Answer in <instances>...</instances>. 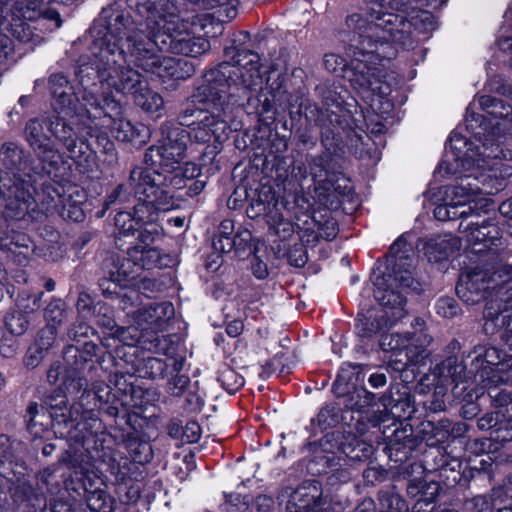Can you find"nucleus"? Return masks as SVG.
Returning <instances> with one entry per match:
<instances>
[{"label": "nucleus", "mask_w": 512, "mask_h": 512, "mask_svg": "<svg viewBox=\"0 0 512 512\" xmlns=\"http://www.w3.org/2000/svg\"><path fill=\"white\" fill-rule=\"evenodd\" d=\"M178 7L172 0H127L102 9L97 20L112 30L119 28L133 63L162 79L183 80L194 74L185 59L161 56L158 51L197 57L210 49V42L187 31H176Z\"/></svg>", "instance_id": "f257e3e1"}, {"label": "nucleus", "mask_w": 512, "mask_h": 512, "mask_svg": "<svg viewBox=\"0 0 512 512\" xmlns=\"http://www.w3.org/2000/svg\"><path fill=\"white\" fill-rule=\"evenodd\" d=\"M460 230L467 232V241L475 254L487 253L486 259L467 268L456 285L458 297L467 305L485 301L483 330L488 335L506 326L512 329V287L504 289L512 281V250L504 246L500 228L491 220L470 222Z\"/></svg>", "instance_id": "f03ea898"}, {"label": "nucleus", "mask_w": 512, "mask_h": 512, "mask_svg": "<svg viewBox=\"0 0 512 512\" xmlns=\"http://www.w3.org/2000/svg\"><path fill=\"white\" fill-rule=\"evenodd\" d=\"M479 142L481 145H475L460 135H453L449 143L451 152L438 166L440 173L461 174L460 182L450 189L456 197L495 194L512 176V166L497 161L512 159V150L488 137H480Z\"/></svg>", "instance_id": "7ed1b4c3"}, {"label": "nucleus", "mask_w": 512, "mask_h": 512, "mask_svg": "<svg viewBox=\"0 0 512 512\" xmlns=\"http://www.w3.org/2000/svg\"><path fill=\"white\" fill-rule=\"evenodd\" d=\"M117 24L115 23L114 26ZM96 56V74L103 90L113 89L130 96L142 110L155 113L164 108L162 96L152 90L144 77L129 63L128 46L120 30H112L96 20L91 30Z\"/></svg>", "instance_id": "20e7f679"}, {"label": "nucleus", "mask_w": 512, "mask_h": 512, "mask_svg": "<svg viewBox=\"0 0 512 512\" xmlns=\"http://www.w3.org/2000/svg\"><path fill=\"white\" fill-rule=\"evenodd\" d=\"M389 267L384 273H373L374 297L381 309L369 316L359 315L356 323L357 334L371 338L388 330L407 315L406 294L417 290L418 283L413 277L415 259L411 246L399 237L389 249Z\"/></svg>", "instance_id": "39448f33"}, {"label": "nucleus", "mask_w": 512, "mask_h": 512, "mask_svg": "<svg viewBox=\"0 0 512 512\" xmlns=\"http://www.w3.org/2000/svg\"><path fill=\"white\" fill-rule=\"evenodd\" d=\"M225 55L233 60V64L223 62L217 67L208 70L203 77V88L198 99L203 100L211 96L212 89L223 98L225 106L243 99H249L252 92L262 88L263 76L260 71V57L251 50L228 47Z\"/></svg>", "instance_id": "423d86ee"}, {"label": "nucleus", "mask_w": 512, "mask_h": 512, "mask_svg": "<svg viewBox=\"0 0 512 512\" xmlns=\"http://www.w3.org/2000/svg\"><path fill=\"white\" fill-rule=\"evenodd\" d=\"M37 160L16 142L0 146V168L7 172L0 177V196L4 201L5 217L21 219L34 209L33 177L47 174L34 171Z\"/></svg>", "instance_id": "0eeeda50"}, {"label": "nucleus", "mask_w": 512, "mask_h": 512, "mask_svg": "<svg viewBox=\"0 0 512 512\" xmlns=\"http://www.w3.org/2000/svg\"><path fill=\"white\" fill-rule=\"evenodd\" d=\"M390 4L388 0H366L365 17L358 12L347 15L345 26L353 33L350 42L354 51L363 56L387 57L385 48L392 42V31H398L397 38L404 39L409 25L389 10Z\"/></svg>", "instance_id": "6e6552de"}, {"label": "nucleus", "mask_w": 512, "mask_h": 512, "mask_svg": "<svg viewBox=\"0 0 512 512\" xmlns=\"http://www.w3.org/2000/svg\"><path fill=\"white\" fill-rule=\"evenodd\" d=\"M160 134L159 145H152L146 150L144 161L167 172L175 171L185 157L189 134L172 122L162 124Z\"/></svg>", "instance_id": "1a4fd4ad"}, {"label": "nucleus", "mask_w": 512, "mask_h": 512, "mask_svg": "<svg viewBox=\"0 0 512 512\" xmlns=\"http://www.w3.org/2000/svg\"><path fill=\"white\" fill-rule=\"evenodd\" d=\"M23 137L37 160L34 171H46L50 175L60 169L64 163V155L47 131V117L29 119L25 124Z\"/></svg>", "instance_id": "9d476101"}, {"label": "nucleus", "mask_w": 512, "mask_h": 512, "mask_svg": "<svg viewBox=\"0 0 512 512\" xmlns=\"http://www.w3.org/2000/svg\"><path fill=\"white\" fill-rule=\"evenodd\" d=\"M128 188L138 200L171 204L173 197L167 176L152 168L134 167L129 174Z\"/></svg>", "instance_id": "9b49d317"}, {"label": "nucleus", "mask_w": 512, "mask_h": 512, "mask_svg": "<svg viewBox=\"0 0 512 512\" xmlns=\"http://www.w3.org/2000/svg\"><path fill=\"white\" fill-rule=\"evenodd\" d=\"M98 346L93 342H85L82 347L69 345L63 352L67 364L63 385L69 394H78L86 391L88 380L85 377V370L89 361L97 353Z\"/></svg>", "instance_id": "f8f14e48"}, {"label": "nucleus", "mask_w": 512, "mask_h": 512, "mask_svg": "<svg viewBox=\"0 0 512 512\" xmlns=\"http://www.w3.org/2000/svg\"><path fill=\"white\" fill-rule=\"evenodd\" d=\"M231 118V109L229 106L220 105L212 106V110H208L197 121H192L190 125L189 140H194L197 143L204 144L214 139L217 142H222L227 139L230 132L228 124Z\"/></svg>", "instance_id": "ddd939ff"}, {"label": "nucleus", "mask_w": 512, "mask_h": 512, "mask_svg": "<svg viewBox=\"0 0 512 512\" xmlns=\"http://www.w3.org/2000/svg\"><path fill=\"white\" fill-rule=\"evenodd\" d=\"M472 367H475V381L483 384L487 390L498 388V383L492 382L496 375L503 373L502 369L512 367L511 358L506 360L505 354L495 347L477 346L469 357Z\"/></svg>", "instance_id": "4468645a"}, {"label": "nucleus", "mask_w": 512, "mask_h": 512, "mask_svg": "<svg viewBox=\"0 0 512 512\" xmlns=\"http://www.w3.org/2000/svg\"><path fill=\"white\" fill-rule=\"evenodd\" d=\"M75 116L65 115V113L58 111H54L53 114L47 116V131L55 145L59 144L63 147L72 159L83 153L81 146L86 143V139L79 136L77 127L73 122Z\"/></svg>", "instance_id": "2eb2a0df"}, {"label": "nucleus", "mask_w": 512, "mask_h": 512, "mask_svg": "<svg viewBox=\"0 0 512 512\" xmlns=\"http://www.w3.org/2000/svg\"><path fill=\"white\" fill-rule=\"evenodd\" d=\"M353 56L352 75L349 78L351 84L359 89L370 90L381 96L388 94L389 86L382 81V71L378 67L369 65L366 60V57H369V59H382L383 57H377L376 54L363 56L359 54V51H354ZM390 57L391 55L387 54L386 58Z\"/></svg>", "instance_id": "dca6fc26"}, {"label": "nucleus", "mask_w": 512, "mask_h": 512, "mask_svg": "<svg viewBox=\"0 0 512 512\" xmlns=\"http://www.w3.org/2000/svg\"><path fill=\"white\" fill-rule=\"evenodd\" d=\"M93 59L86 61V59H80L76 69V75L83 86V92L81 94V101L86 109L89 118H99V107L102 97H98L96 90L90 87V82L98 79L96 74V56L93 51V45L91 46Z\"/></svg>", "instance_id": "f3484780"}, {"label": "nucleus", "mask_w": 512, "mask_h": 512, "mask_svg": "<svg viewBox=\"0 0 512 512\" xmlns=\"http://www.w3.org/2000/svg\"><path fill=\"white\" fill-rule=\"evenodd\" d=\"M117 336L127 345H139L142 349L168 355L171 350L170 340L166 336L145 332L137 327H120Z\"/></svg>", "instance_id": "a211bd4d"}, {"label": "nucleus", "mask_w": 512, "mask_h": 512, "mask_svg": "<svg viewBox=\"0 0 512 512\" xmlns=\"http://www.w3.org/2000/svg\"><path fill=\"white\" fill-rule=\"evenodd\" d=\"M432 342V337L424 330L406 333V344L403 352L398 354L395 360L394 370L403 371L410 364H419L429 356L427 346Z\"/></svg>", "instance_id": "6ab92c4d"}, {"label": "nucleus", "mask_w": 512, "mask_h": 512, "mask_svg": "<svg viewBox=\"0 0 512 512\" xmlns=\"http://www.w3.org/2000/svg\"><path fill=\"white\" fill-rule=\"evenodd\" d=\"M460 246L459 238L450 233L423 238L417 243L418 250L423 252L429 262L447 260L450 255L460 249Z\"/></svg>", "instance_id": "aec40b11"}, {"label": "nucleus", "mask_w": 512, "mask_h": 512, "mask_svg": "<svg viewBox=\"0 0 512 512\" xmlns=\"http://www.w3.org/2000/svg\"><path fill=\"white\" fill-rule=\"evenodd\" d=\"M174 316V307L170 302L152 303L138 311L137 325L145 332L158 334Z\"/></svg>", "instance_id": "412c9836"}, {"label": "nucleus", "mask_w": 512, "mask_h": 512, "mask_svg": "<svg viewBox=\"0 0 512 512\" xmlns=\"http://www.w3.org/2000/svg\"><path fill=\"white\" fill-rule=\"evenodd\" d=\"M53 95V109L65 115H77V101L72 86L63 74H53L49 78Z\"/></svg>", "instance_id": "4be33fe9"}, {"label": "nucleus", "mask_w": 512, "mask_h": 512, "mask_svg": "<svg viewBox=\"0 0 512 512\" xmlns=\"http://www.w3.org/2000/svg\"><path fill=\"white\" fill-rule=\"evenodd\" d=\"M397 17L401 18L404 24H408V28H405L407 35H403V38L398 39L395 34L398 31H392V42L402 46L404 49H411L415 46L416 40L413 35V31L426 32L434 29V17L426 10H418L410 14L409 19L403 13H394Z\"/></svg>", "instance_id": "5701e85b"}, {"label": "nucleus", "mask_w": 512, "mask_h": 512, "mask_svg": "<svg viewBox=\"0 0 512 512\" xmlns=\"http://www.w3.org/2000/svg\"><path fill=\"white\" fill-rule=\"evenodd\" d=\"M432 374L438 379L439 384H446L451 381L458 385L475 379V367L470 365L468 369L466 364L456 356H448L432 369Z\"/></svg>", "instance_id": "b1692460"}, {"label": "nucleus", "mask_w": 512, "mask_h": 512, "mask_svg": "<svg viewBox=\"0 0 512 512\" xmlns=\"http://www.w3.org/2000/svg\"><path fill=\"white\" fill-rule=\"evenodd\" d=\"M348 394L347 407L358 413V417L356 419L357 423L361 424L366 418L372 427H376L381 422L386 421L387 414L385 410H373L372 415H370L369 410L365 411V409L370 407L375 400V395L367 391L366 388H354V390L352 392H348Z\"/></svg>", "instance_id": "393cba45"}, {"label": "nucleus", "mask_w": 512, "mask_h": 512, "mask_svg": "<svg viewBox=\"0 0 512 512\" xmlns=\"http://www.w3.org/2000/svg\"><path fill=\"white\" fill-rule=\"evenodd\" d=\"M127 255L131 257L132 264L135 265L136 276L141 270L161 269L169 266L171 262L169 255L155 247L133 245L127 248Z\"/></svg>", "instance_id": "a878e982"}, {"label": "nucleus", "mask_w": 512, "mask_h": 512, "mask_svg": "<svg viewBox=\"0 0 512 512\" xmlns=\"http://www.w3.org/2000/svg\"><path fill=\"white\" fill-rule=\"evenodd\" d=\"M105 279L121 283L125 280L134 279L135 265L132 264L131 257L126 254L120 255L115 252L108 253L101 266Z\"/></svg>", "instance_id": "bb28decb"}, {"label": "nucleus", "mask_w": 512, "mask_h": 512, "mask_svg": "<svg viewBox=\"0 0 512 512\" xmlns=\"http://www.w3.org/2000/svg\"><path fill=\"white\" fill-rule=\"evenodd\" d=\"M203 88V84L197 88L195 93L191 96L189 100L185 103L184 108L179 114V120L180 125H192V122H190L191 118H196L199 120L205 113H208V110H212V106H220L223 104V98L221 96H218V92L214 89H212V95L207 97V99H203L200 101L198 99V94L200 93L201 89Z\"/></svg>", "instance_id": "cd10ccee"}, {"label": "nucleus", "mask_w": 512, "mask_h": 512, "mask_svg": "<svg viewBox=\"0 0 512 512\" xmlns=\"http://www.w3.org/2000/svg\"><path fill=\"white\" fill-rule=\"evenodd\" d=\"M456 185H454L455 187ZM453 186L446 187L445 194L448 198H450L449 204V214L450 220L455 219H467L470 216L479 215V211L487 206V199H475L471 194L465 197H456L451 193L450 189Z\"/></svg>", "instance_id": "c85d7f7f"}, {"label": "nucleus", "mask_w": 512, "mask_h": 512, "mask_svg": "<svg viewBox=\"0 0 512 512\" xmlns=\"http://www.w3.org/2000/svg\"><path fill=\"white\" fill-rule=\"evenodd\" d=\"M416 442L412 428L404 427L396 429L390 437L388 449L390 457L395 456V461H404L415 449Z\"/></svg>", "instance_id": "c756f323"}, {"label": "nucleus", "mask_w": 512, "mask_h": 512, "mask_svg": "<svg viewBox=\"0 0 512 512\" xmlns=\"http://www.w3.org/2000/svg\"><path fill=\"white\" fill-rule=\"evenodd\" d=\"M340 451L353 462H362L374 454L372 444L356 437H347L339 447Z\"/></svg>", "instance_id": "7c9ffc66"}, {"label": "nucleus", "mask_w": 512, "mask_h": 512, "mask_svg": "<svg viewBox=\"0 0 512 512\" xmlns=\"http://www.w3.org/2000/svg\"><path fill=\"white\" fill-rule=\"evenodd\" d=\"M171 204H159L151 199L139 200V203L134 205L133 214L138 225H147L157 223L159 210H166Z\"/></svg>", "instance_id": "2f4dec72"}, {"label": "nucleus", "mask_w": 512, "mask_h": 512, "mask_svg": "<svg viewBox=\"0 0 512 512\" xmlns=\"http://www.w3.org/2000/svg\"><path fill=\"white\" fill-rule=\"evenodd\" d=\"M487 391L493 401L494 408L498 409L505 429L512 428V392L507 390L498 391L497 388H491Z\"/></svg>", "instance_id": "473e14b6"}, {"label": "nucleus", "mask_w": 512, "mask_h": 512, "mask_svg": "<svg viewBox=\"0 0 512 512\" xmlns=\"http://www.w3.org/2000/svg\"><path fill=\"white\" fill-rule=\"evenodd\" d=\"M381 349L389 353L388 363L389 366L394 370L395 360L399 357L398 354L403 352V347L406 344V333H383L380 338Z\"/></svg>", "instance_id": "72a5a7b5"}, {"label": "nucleus", "mask_w": 512, "mask_h": 512, "mask_svg": "<svg viewBox=\"0 0 512 512\" xmlns=\"http://www.w3.org/2000/svg\"><path fill=\"white\" fill-rule=\"evenodd\" d=\"M479 105L484 111L496 119L505 121L512 115V107L500 98L483 95L479 98Z\"/></svg>", "instance_id": "f704fd0d"}, {"label": "nucleus", "mask_w": 512, "mask_h": 512, "mask_svg": "<svg viewBox=\"0 0 512 512\" xmlns=\"http://www.w3.org/2000/svg\"><path fill=\"white\" fill-rule=\"evenodd\" d=\"M315 497L309 496L306 489L295 490L287 503V512H315Z\"/></svg>", "instance_id": "c9c22d12"}, {"label": "nucleus", "mask_w": 512, "mask_h": 512, "mask_svg": "<svg viewBox=\"0 0 512 512\" xmlns=\"http://www.w3.org/2000/svg\"><path fill=\"white\" fill-rule=\"evenodd\" d=\"M343 418L339 405L329 403L319 411L315 423L321 430H326L337 426Z\"/></svg>", "instance_id": "e433bc0d"}, {"label": "nucleus", "mask_w": 512, "mask_h": 512, "mask_svg": "<svg viewBox=\"0 0 512 512\" xmlns=\"http://www.w3.org/2000/svg\"><path fill=\"white\" fill-rule=\"evenodd\" d=\"M167 368L168 364L164 360L147 357L140 362L138 372L141 377L155 380L164 378Z\"/></svg>", "instance_id": "4c0bfd02"}, {"label": "nucleus", "mask_w": 512, "mask_h": 512, "mask_svg": "<svg viewBox=\"0 0 512 512\" xmlns=\"http://www.w3.org/2000/svg\"><path fill=\"white\" fill-rule=\"evenodd\" d=\"M68 316L66 304L61 299H55L51 301L44 311V318L46 320V326H53L54 329L62 325Z\"/></svg>", "instance_id": "58836bf2"}, {"label": "nucleus", "mask_w": 512, "mask_h": 512, "mask_svg": "<svg viewBox=\"0 0 512 512\" xmlns=\"http://www.w3.org/2000/svg\"><path fill=\"white\" fill-rule=\"evenodd\" d=\"M114 223L119 231L116 237V244L121 247L122 245L119 244L118 241H120L121 237L133 236L138 224L136 223L134 214L128 211H119L115 216Z\"/></svg>", "instance_id": "ea45409f"}, {"label": "nucleus", "mask_w": 512, "mask_h": 512, "mask_svg": "<svg viewBox=\"0 0 512 512\" xmlns=\"http://www.w3.org/2000/svg\"><path fill=\"white\" fill-rule=\"evenodd\" d=\"M380 512H408L409 506L397 493L381 492L379 494Z\"/></svg>", "instance_id": "a19ab883"}, {"label": "nucleus", "mask_w": 512, "mask_h": 512, "mask_svg": "<svg viewBox=\"0 0 512 512\" xmlns=\"http://www.w3.org/2000/svg\"><path fill=\"white\" fill-rule=\"evenodd\" d=\"M44 403L48 406L55 416L65 417L67 410V394L62 388H56L45 396Z\"/></svg>", "instance_id": "79ce46f5"}, {"label": "nucleus", "mask_w": 512, "mask_h": 512, "mask_svg": "<svg viewBox=\"0 0 512 512\" xmlns=\"http://www.w3.org/2000/svg\"><path fill=\"white\" fill-rule=\"evenodd\" d=\"M11 35L20 42H28L33 36L32 29L21 16L13 15L12 21L6 27Z\"/></svg>", "instance_id": "37998d69"}, {"label": "nucleus", "mask_w": 512, "mask_h": 512, "mask_svg": "<svg viewBox=\"0 0 512 512\" xmlns=\"http://www.w3.org/2000/svg\"><path fill=\"white\" fill-rule=\"evenodd\" d=\"M128 449L133 461L144 464L152 459V448L147 442L132 439L128 442Z\"/></svg>", "instance_id": "c03bdc74"}, {"label": "nucleus", "mask_w": 512, "mask_h": 512, "mask_svg": "<svg viewBox=\"0 0 512 512\" xmlns=\"http://www.w3.org/2000/svg\"><path fill=\"white\" fill-rule=\"evenodd\" d=\"M112 130L115 133V137L123 142L134 141L136 136L139 135L131 122L123 119V115L120 117V119H115L112 121Z\"/></svg>", "instance_id": "a18cd8bd"}, {"label": "nucleus", "mask_w": 512, "mask_h": 512, "mask_svg": "<svg viewBox=\"0 0 512 512\" xmlns=\"http://www.w3.org/2000/svg\"><path fill=\"white\" fill-rule=\"evenodd\" d=\"M136 232L138 233V241L142 244L140 247H150L163 232V228L158 223L147 225H138Z\"/></svg>", "instance_id": "49530a36"}, {"label": "nucleus", "mask_w": 512, "mask_h": 512, "mask_svg": "<svg viewBox=\"0 0 512 512\" xmlns=\"http://www.w3.org/2000/svg\"><path fill=\"white\" fill-rule=\"evenodd\" d=\"M102 114L110 118L112 121L120 119L123 115V107L120 101L116 100L112 95H108L103 92L99 107V117H101Z\"/></svg>", "instance_id": "de8ad7c7"}, {"label": "nucleus", "mask_w": 512, "mask_h": 512, "mask_svg": "<svg viewBox=\"0 0 512 512\" xmlns=\"http://www.w3.org/2000/svg\"><path fill=\"white\" fill-rule=\"evenodd\" d=\"M218 381L221 386L230 394L235 393L244 385V378L230 368H225L220 372Z\"/></svg>", "instance_id": "09e8293b"}, {"label": "nucleus", "mask_w": 512, "mask_h": 512, "mask_svg": "<svg viewBox=\"0 0 512 512\" xmlns=\"http://www.w3.org/2000/svg\"><path fill=\"white\" fill-rule=\"evenodd\" d=\"M5 324L7 329L13 335L20 336L27 331L29 327V320L27 319L26 314L22 311H14L6 317Z\"/></svg>", "instance_id": "8fccbe9b"}, {"label": "nucleus", "mask_w": 512, "mask_h": 512, "mask_svg": "<svg viewBox=\"0 0 512 512\" xmlns=\"http://www.w3.org/2000/svg\"><path fill=\"white\" fill-rule=\"evenodd\" d=\"M89 512H111L112 505L109 496L101 491L92 492L87 498Z\"/></svg>", "instance_id": "3c124183"}, {"label": "nucleus", "mask_w": 512, "mask_h": 512, "mask_svg": "<svg viewBox=\"0 0 512 512\" xmlns=\"http://www.w3.org/2000/svg\"><path fill=\"white\" fill-rule=\"evenodd\" d=\"M180 369L181 363L175 362L174 370L177 371V374L168 382V393L176 397L181 396L190 383V378L187 375L179 374Z\"/></svg>", "instance_id": "603ef678"}, {"label": "nucleus", "mask_w": 512, "mask_h": 512, "mask_svg": "<svg viewBox=\"0 0 512 512\" xmlns=\"http://www.w3.org/2000/svg\"><path fill=\"white\" fill-rule=\"evenodd\" d=\"M435 309L438 315L444 318H454L459 315L461 308L457 301L452 297H441L435 304Z\"/></svg>", "instance_id": "864d4df0"}, {"label": "nucleus", "mask_w": 512, "mask_h": 512, "mask_svg": "<svg viewBox=\"0 0 512 512\" xmlns=\"http://www.w3.org/2000/svg\"><path fill=\"white\" fill-rule=\"evenodd\" d=\"M238 3L239 0H203L201 5L208 9L219 7L221 13H225L227 18L233 19L237 15Z\"/></svg>", "instance_id": "5fc2aeb1"}, {"label": "nucleus", "mask_w": 512, "mask_h": 512, "mask_svg": "<svg viewBox=\"0 0 512 512\" xmlns=\"http://www.w3.org/2000/svg\"><path fill=\"white\" fill-rule=\"evenodd\" d=\"M57 331L53 326H45L39 331L34 345L42 352L48 353L55 343Z\"/></svg>", "instance_id": "6e6d98bb"}, {"label": "nucleus", "mask_w": 512, "mask_h": 512, "mask_svg": "<svg viewBox=\"0 0 512 512\" xmlns=\"http://www.w3.org/2000/svg\"><path fill=\"white\" fill-rule=\"evenodd\" d=\"M40 495L36 489L28 481H19L15 487L14 496L25 502H34L40 500Z\"/></svg>", "instance_id": "4d7b16f0"}, {"label": "nucleus", "mask_w": 512, "mask_h": 512, "mask_svg": "<svg viewBox=\"0 0 512 512\" xmlns=\"http://www.w3.org/2000/svg\"><path fill=\"white\" fill-rule=\"evenodd\" d=\"M500 126L506 127L504 122H497L492 126L491 131H486V128L483 129L482 136L483 138L488 137L490 139H494L495 143H500V146L503 148H508L511 150L512 147V134L500 135L498 132L500 130ZM477 135H481V132H478Z\"/></svg>", "instance_id": "13d9d810"}, {"label": "nucleus", "mask_w": 512, "mask_h": 512, "mask_svg": "<svg viewBox=\"0 0 512 512\" xmlns=\"http://www.w3.org/2000/svg\"><path fill=\"white\" fill-rule=\"evenodd\" d=\"M42 296L43 292H39L33 295L27 292H23L22 294L19 295L18 307L25 314L33 312L39 308Z\"/></svg>", "instance_id": "bf43d9fd"}, {"label": "nucleus", "mask_w": 512, "mask_h": 512, "mask_svg": "<svg viewBox=\"0 0 512 512\" xmlns=\"http://www.w3.org/2000/svg\"><path fill=\"white\" fill-rule=\"evenodd\" d=\"M497 426L499 430L505 429V425L502 422V419L498 413V409H495V411L484 414L478 420V427L481 430H489Z\"/></svg>", "instance_id": "052dcab7"}, {"label": "nucleus", "mask_w": 512, "mask_h": 512, "mask_svg": "<svg viewBox=\"0 0 512 512\" xmlns=\"http://www.w3.org/2000/svg\"><path fill=\"white\" fill-rule=\"evenodd\" d=\"M94 329L83 320L74 323L67 332V336L72 341H80L81 338H87L89 334H94Z\"/></svg>", "instance_id": "680f3d73"}, {"label": "nucleus", "mask_w": 512, "mask_h": 512, "mask_svg": "<svg viewBox=\"0 0 512 512\" xmlns=\"http://www.w3.org/2000/svg\"><path fill=\"white\" fill-rule=\"evenodd\" d=\"M77 311L81 319H88L94 315L96 307L93 306V301L87 293H80L77 299Z\"/></svg>", "instance_id": "e2e57ef3"}, {"label": "nucleus", "mask_w": 512, "mask_h": 512, "mask_svg": "<svg viewBox=\"0 0 512 512\" xmlns=\"http://www.w3.org/2000/svg\"><path fill=\"white\" fill-rule=\"evenodd\" d=\"M270 231H272L280 240L285 241L294 235V225L290 221L281 218L270 227Z\"/></svg>", "instance_id": "0e129e2a"}, {"label": "nucleus", "mask_w": 512, "mask_h": 512, "mask_svg": "<svg viewBox=\"0 0 512 512\" xmlns=\"http://www.w3.org/2000/svg\"><path fill=\"white\" fill-rule=\"evenodd\" d=\"M288 261L292 266L303 267L308 260L306 249L302 244H295V246L289 250Z\"/></svg>", "instance_id": "69168bd1"}, {"label": "nucleus", "mask_w": 512, "mask_h": 512, "mask_svg": "<svg viewBox=\"0 0 512 512\" xmlns=\"http://www.w3.org/2000/svg\"><path fill=\"white\" fill-rule=\"evenodd\" d=\"M131 190L128 191V188L124 184H119L105 199L104 201V209H108L112 204L120 201L125 202L128 200L131 195Z\"/></svg>", "instance_id": "338daca9"}, {"label": "nucleus", "mask_w": 512, "mask_h": 512, "mask_svg": "<svg viewBox=\"0 0 512 512\" xmlns=\"http://www.w3.org/2000/svg\"><path fill=\"white\" fill-rule=\"evenodd\" d=\"M316 91L322 98L323 105L327 108L340 105V97L338 94L326 85L316 87Z\"/></svg>", "instance_id": "774afa93"}]
</instances>
